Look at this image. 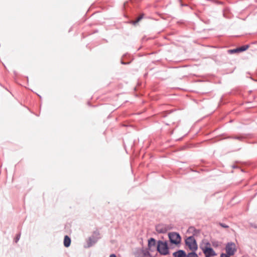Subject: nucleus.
Here are the masks:
<instances>
[{"label": "nucleus", "instance_id": "nucleus-19", "mask_svg": "<svg viewBox=\"0 0 257 257\" xmlns=\"http://www.w3.org/2000/svg\"><path fill=\"white\" fill-rule=\"evenodd\" d=\"M230 255H229L228 254H227V253H222L220 255V257H230Z\"/></svg>", "mask_w": 257, "mask_h": 257}, {"label": "nucleus", "instance_id": "nucleus-2", "mask_svg": "<svg viewBox=\"0 0 257 257\" xmlns=\"http://www.w3.org/2000/svg\"><path fill=\"white\" fill-rule=\"evenodd\" d=\"M186 246L191 251H196L198 249V245L193 236L188 237L185 240Z\"/></svg>", "mask_w": 257, "mask_h": 257}, {"label": "nucleus", "instance_id": "nucleus-8", "mask_svg": "<svg viewBox=\"0 0 257 257\" xmlns=\"http://www.w3.org/2000/svg\"><path fill=\"white\" fill-rule=\"evenodd\" d=\"M170 229L169 225L166 224H159L156 226V230L159 233H165Z\"/></svg>", "mask_w": 257, "mask_h": 257}, {"label": "nucleus", "instance_id": "nucleus-11", "mask_svg": "<svg viewBox=\"0 0 257 257\" xmlns=\"http://www.w3.org/2000/svg\"><path fill=\"white\" fill-rule=\"evenodd\" d=\"M188 231L192 233V236H193L194 235H198L200 232V230L196 229L194 226L189 227L188 229Z\"/></svg>", "mask_w": 257, "mask_h": 257}, {"label": "nucleus", "instance_id": "nucleus-14", "mask_svg": "<svg viewBox=\"0 0 257 257\" xmlns=\"http://www.w3.org/2000/svg\"><path fill=\"white\" fill-rule=\"evenodd\" d=\"M249 46L248 45H244L243 46H241L240 47L238 48L239 50V52H243L245 50H246L248 48Z\"/></svg>", "mask_w": 257, "mask_h": 257}, {"label": "nucleus", "instance_id": "nucleus-1", "mask_svg": "<svg viewBox=\"0 0 257 257\" xmlns=\"http://www.w3.org/2000/svg\"><path fill=\"white\" fill-rule=\"evenodd\" d=\"M157 250L161 255L169 254L170 252L167 242L158 240L157 243Z\"/></svg>", "mask_w": 257, "mask_h": 257}, {"label": "nucleus", "instance_id": "nucleus-4", "mask_svg": "<svg viewBox=\"0 0 257 257\" xmlns=\"http://www.w3.org/2000/svg\"><path fill=\"white\" fill-rule=\"evenodd\" d=\"M173 255L174 257H198L196 251H191L187 254L186 252L182 249H179L174 252L173 253Z\"/></svg>", "mask_w": 257, "mask_h": 257}, {"label": "nucleus", "instance_id": "nucleus-18", "mask_svg": "<svg viewBox=\"0 0 257 257\" xmlns=\"http://www.w3.org/2000/svg\"><path fill=\"white\" fill-rule=\"evenodd\" d=\"M219 224L220 226H221V227H222L223 228H227L229 227V226L227 225H226L224 223H223L219 222Z\"/></svg>", "mask_w": 257, "mask_h": 257}, {"label": "nucleus", "instance_id": "nucleus-10", "mask_svg": "<svg viewBox=\"0 0 257 257\" xmlns=\"http://www.w3.org/2000/svg\"><path fill=\"white\" fill-rule=\"evenodd\" d=\"M156 246H157L156 240L155 238L151 237L148 240V247L145 249H148L149 251H153V247H155Z\"/></svg>", "mask_w": 257, "mask_h": 257}, {"label": "nucleus", "instance_id": "nucleus-22", "mask_svg": "<svg viewBox=\"0 0 257 257\" xmlns=\"http://www.w3.org/2000/svg\"><path fill=\"white\" fill-rule=\"evenodd\" d=\"M236 139H238V140H240L241 139H242V137H238L236 138Z\"/></svg>", "mask_w": 257, "mask_h": 257}, {"label": "nucleus", "instance_id": "nucleus-6", "mask_svg": "<svg viewBox=\"0 0 257 257\" xmlns=\"http://www.w3.org/2000/svg\"><path fill=\"white\" fill-rule=\"evenodd\" d=\"M98 235L99 234L97 232H94L93 234L88 238L87 240V246H85V247H90L95 244L99 239L98 237Z\"/></svg>", "mask_w": 257, "mask_h": 257}, {"label": "nucleus", "instance_id": "nucleus-5", "mask_svg": "<svg viewBox=\"0 0 257 257\" xmlns=\"http://www.w3.org/2000/svg\"><path fill=\"white\" fill-rule=\"evenodd\" d=\"M135 257H151V255L148 250V249H145L144 247L141 248H136L134 252Z\"/></svg>", "mask_w": 257, "mask_h": 257}, {"label": "nucleus", "instance_id": "nucleus-12", "mask_svg": "<svg viewBox=\"0 0 257 257\" xmlns=\"http://www.w3.org/2000/svg\"><path fill=\"white\" fill-rule=\"evenodd\" d=\"M71 239L68 235H65L64 239V245L68 247L70 245Z\"/></svg>", "mask_w": 257, "mask_h": 257}, {"label": "nucleus", "instance_id": "nucleus-3", "mask_svg": "<svg viewBox=\"0 0 257 257\" xmlns=\"http://www.w3.org/2000/svg\"><path fill=\"white\" fill-rule=\"evenodd\" d=\"M168 237L170 243L172 244H179L181 241L180 235L176 232H172L168 233Z\"/></svg>", "mask_w": 257, "mask_h": 257}, {"label": "nucleus", "instance_id": "nucleus-17", "mask_svg": "<svg viewBox=\"0 0 257 257\" xmlns=\"http://www.w3.org/2000/svg\"><path fill=\"white\" fill-rule=\"evenodd\" d=\"M20 237H21V234H20V233H19V234H18L16 235V237H15V242H16V243H17V242L19 240V239H20Z\"/></svg>", "mask_w": 257, "mask_h": 257}, {"label": "nucleus", "instance_id": "nucleus-15", "mask_svg": "<svg viewBox=\"0 0 257 257\" xmlns=\"http://www.w3.org/2000/svg\"><path fill=\"white\" fill-rule=\"evenodd\" d=\"M228 52L229 54H233L235 53H238V52H239V49L237 48L234 49L229 50H228Z\"/></svg>", "mask_w": 257, "mask_h": 257}, {"label": "nucleus", "instance_id": "nucleus-20", "mask_svg": "<svg viewBox=\"0 0 257 257\" xmlns=\"http://www.w3.org/2000/svg\"><path fill=\"white\" fill-rule=\"evenodd\" d=\"M211 244L210 242H207L205 243V246L210 247Z\"/></svg>", "mask_w": 257, "mask_h": 257}, {"label": "nucleus", "instance_id": "nucleus-16", "mask_svg": "<svg viewBox=\"0 0 257 257\" xmlns=\"http://www.w3.org/2000/svg\"><path fill=\"white\" fill-rule=\"evenodd\" d=\"M143 18V15H142L141 16H140L137 19L136 21H135L134 22V24H136L137 23H138L140 21H141Z\"/></svg>", "mask_w": 257, "mask_h": 257}, {"label": "nucleus", "instance_id": "nucleus-21", "mask_svg": "<svg viewBox=\"0 0 257 257\" xmlns=\"http://www.w3.org/2000/svg\"><path fill=\"white\" fill-rule=\"evenodd\" d=\"M109 257H117L116 255L115 254H111L109 256Z\"/></svg>", "mask_w": 257, "mask_h": 257}, {"label": "nucleus", "instance_id": "nucleus-13", "mask_svg": "<svg viewBox=\"0 0 257 257\" xmlns=\"http://www.w3.org/2000/svg\"><path fill=\"white\" fill-rule=\"evenodd\" d=\"M211 244H212V245L214 247H217L220 244V243L219 241H216V240L211 241Z\"/></svg>", "mask_w": 257, "mask_h": 257}, {"label": "nucleus", "instance_id": "nucleus-7", "mask_svg": "<svg viewBox=\"0 0 257 257\" xmlns=\"http://www.w3.org/2000/svg\"><path fill=\"white\" fill-rule=\"evenodd\" d=\"M225 250L229 255H233L236 251L235 243L232 242H228L225 246Z\"/></svg>", "mask_w": 257, "mask_h": 257}, {"label": "nucleus", "instance_id": "nucleus-9", "mask_svg": "<svg viewBox=\"0 0 257 257\" xmlns=\"http://www.w3.org/2000/svg\"><path fill=\"white\" fill-rule=\"evenodd\" d=\"M202 249L205 257H211L216 255L214 250L210 247L205 246Z\"/></svg>", "mask_w": 257, "mask_h": 257}]
</instances>
